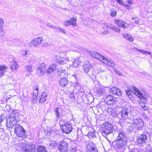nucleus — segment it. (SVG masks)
<instances>
[{
  "label": "nucleus",
  "instance_id": "f257e3e1",
  "mask_svg": "<svg viewBox=\"0 0 152 152\" xmlns=\"http://www.w3.org/2000/svg\"><path fill=\"white\" fill-rule=\"evenodd\" d=\"M117 133L118 135L115 141L114 147L121 152H123L125 149L127 144V137L123 129H119L117 132Z\"/></svg>",
  "mask_w": 152,
  "mask_h": 152
},
{
  "label": "nucleus",
  "instance_id": "f03ea898",
  "mask_svg": "<svg viewBox=\"0 0 152 152\" xmlns=\"http://www.w3.org/2000/svg\"><path fill=\"white\" fill-rule=\"evenodd\" d=\"M89 53L92 57L99 60L101 61L111 67L113 68L116 65L115 63L113 61L110 59L106 58L96 52L91 51L89 52Z\"/></svg>",
  "mask_w": 152,
  "mask_h": 152
},
{
  "label": "nucleus",
  "instance_id": "7ed1b4c3",
  "mask_svg": "<svg viewBox=\"0 0 152 152\" xmlns=\"http://www.w3.org/2000/svg\"><path fill=\"white\" fill-rule=\"evenodd\" d=\"M59 55L56 56V61L57 62L61 64H64L69 61V58L66 56L70 54L69 51L61 50L59 52Z\"/></svg>",
  "mask_w": 152,
  "mask_h": 152
},
{
  "label": "nucleus",
  "instance_id": "20e7f679",
  "mask_svg": "<svg viewBox=\"0 0 152 152\" xmlns=\"http://www.w3.org/2000/svg\"><path fill=\"white\" fill-rule=\"evenodd\" d=\"M19 114L16 111H13L9 118L7 119V125L9 128H12L18 123Z\"/></svg>",
  "mask_w": 152,
  "mask_h": 152
},
{
  "label": "nucleus",
  "instance_id": "39448f33",
  "mask_svg": "<svg viewBox=\"0 0 152 152\" xmlns=\"http://www.w3.org/2000/svg\"><path fill=\"white\" fill-rule=\"evenodd\" d=\"M102 127L103 131L102 134L103 136H107L112 133L114 130L113 126L111 124L108 122H106L103 124Z\"/></svg>",
  "mask_w": 152,
  "mask_h": 152
},
{
  "label": "nucleus",
  "instance_id": "423d86ee",
  "mask_svg": "<svg viewBox=\"0 0 152 152\" xmlns=\"http://www.w3.org/2000/svg\"><path fill=\"white\" fill-rule=\"evenodd\" d=\"M15 129V133L18 136L22 138L25 137L26 136L25 131L23 127L19 124L16 125Z\"/></svg>",
  "mask_w": 152,
  "mask_h": 152
},
{
  "label": "nucleus",
  "instance_id": "0eeeda50",
  "mask_svg": "<svg viewBox=\"0 0 152 152\" xmlns=\"http://www.w3.org/2000/svg\"><path fill=\"white\" fill-rule=\"evenodd\" d=\"M148 141L147 136L145 134L142 133L140 134L137 136L136 142L137 143L142 145L146 144Z\"/></svg>",
  "mask_w": 152,
  "mask_h": 152
},
{
  "label": "nucleus",
  "instance_id": "6e6552de",
  "mask_svg": "<svg viewBox=\"0 0 152 152\" xmlns=\"http://www.w3.org/2000/svg\"><path fill=\"white\" fill-rule=\"evenodd\" d=\"M43 38L41 37H38L34 38L28 44V46L31 48L34 47H37L42 42Z\"/></svg>",
  "mask_w": 152,
  "mask_h": 152
},
{
  "label": "nucleus",
  "instance_id": "1a4fd4ad",
  "mask_svg": "<svg viewBox=\"0 0 152 152\" xmlns=\"http://www.w3.org/2000/svg\"><path fill=\"white\" fill-rule=\"evenodd\" d=\"M104 101L108 105H113L116 102V99L110 94L107 95L104 99Z\"/></svg>",
  "mask_w": 152,
  "mask_h": 152
},
{
  "label": "nucleus",
  "instance_id": "9d476101",
  "mask_svg": "<svg viewBox=\"0 0 152 152\" xmlns=\"http://www.w3.org/2000/svg\"><path fill=\"white\" fill-rule=\"evenodd\" d=\"M86 152H98L96 145L92 142L86 144Z\"/></svg>",
  "mask_w": 152,
  "mask_h": 152
},
{
  "label": "nucleus",
  "instance_id": "9b49d317",
  "mask_svg": "<svg viewBox=\"0 0 152 152\" xmlns=\"http://www.w3.org/2000/svg\"><path fill=\"white\" fill-rule=\"evenodd\" d=\"M22 152H35V148L34 145H24L21 148Z\"/></svg>",
  "mask_w": 152,
  "mask_h": 152
},
{
  "label": "nucleus",
  "instance_id": "f8f14e48",
  "mask_svg": "<svg viewBox=\"0 0 152 152\" xmlns=\"http://www.w3.org/2000/svg\"><path fill=\"white\" fill-rule=\"evenodd\" d=\"M91 65L90 63L88 62H86L83 66V69L85 72L89 75L92 74V72L91 69Z\"/></svg>",
  "mask_w": 152,
  "mask_h": 152
},
{
  "label": "nucleus",
  "instance_id": "ddd939ff",
  "mask_svg": "<svg viewBox=\"0 0 152 152\" xmlns=\"http://www.w3.org/2000/svg\"><path fill=\"white\" fill-rule=\"evenodd\" d=\"M68 147V143L65 141L61 142L58 146V148L61 152H66Z\"/></svg>",
  "mask_w": 152,
  "mask_h": 152
},
{
  "label": "nucleus",
  "instance_id": "4468645a",
  "mask_svg": "<svg viewBox=\"0 0 152 152\" xmlns=\"http://www.w3.org/2000/svg\"><path fill=\"white\" fill-rule=\"evenodd\" d=\"M61 128L64 132L67 134L70 133L72 130V126L71 123H66L64 125L61 126Z\"/></svg>",
  "mask_w": 152,
  "mask_h": 152
},
{
  "label": "nucleus",
  "instance_id": "2eb2a0df",
  "mask_svg": "<svg viewBox=\"0 0 152 152\" xmlns=\"http://www.w3.org/2000/svg\"><path fill=\"white\" fill-rule=\"evenodd\" d=\"M47 67L44 64H42L39 66L37 71V73L39 75H43L46 72Z\"/></svg>",
  "mask_w": 152,
  "mask_h": 152
},
{
  "label": "nucleus",
  "instance_id": "dca6fc26",
  "mask_svg": "<svg viewBox=\"0 0 152 152\" xmlns=\"http://www.w3.org/2000/svg\"><path fill=\"white\" fill-rule=\"evenodd\" d=\"M129 113V110L126 107H124L122 110L121 111L119 114L123 119H126L129 118L128 115Z\"/></svg>",
  "mask_w": 152,
  "mask_h": 152
},
{
  "label": "nucleus",
  "instance_id": "f3484780",
  "mask_svg": "<svg viewBox=\"0 0 152 152\" xmlns=\"http://www.w3.org/2000/svg\"><path fill=\"white\" fill-rule=\"evenodd\" d=\"M115 23L119 26L123 28H128L129 25L126 23L120 20L115 19L114 20Z\"/></svg>",
  "mask_w": 152,
  "mask_h": 152
},
{
  "label": "nucleus",
  "instance_id": "a211bd4d",
  "mask_svg": "<svg viewBox=\"0 0 152 152\" xmlns=\"http://www.w3.org/2000/svg\"><path fill=\"white\" fill-rule=\"evenodd\" d=\"M132 90H130V91L133 93L135 95L139 97L141 100L142 99L144 98L142 94L141 91L137 88L133 86L132 88Z\"/></svg>",
  "mask_w": 152,
  "mask_h": 152
},
{
  "label": "nucleus",
  "instance_id": "6ab92c4d",
  "mask_svg": "<svg viewBox=\"0 0 152 152\" xmlns=\"http://www.w3.org/2000/svg\"><path fill=\"white\" fill-rule=\"evenodd\" d=\"M110 92L111 93L118 96H121L122 94V91L120 89L115 87L112 88L110 89Z\"/></svg>",
  "mask_w": 152,
  "mask_h": 152
},
{
  "label": "nucleus",
  "instance_id": "aec40b11",
  "mask_svg": "<svg viewBox=\"0 0 152 152\" xmlns=\"http://www.w3.org/2000/svg\"><path fill=\"white\" fill-rule=\"evenodd\" d=\"M133 124L138 126L139 128L143 126V123L142 120L139 118H136L134 119Z\"/></svg>",
  "mask_w": 152,
  "mask_h": 152
},
{
  "label": "nucleus",
  "instance_id": "412c9836",
  "mask_svg": "<svg viewBox=\"0 0 152 152\" xmlns=\"http://www.w3.org/2000/svg\"><path fill=\"white\" fill-rule=\"evenodd\" d=\"M96 95L98 97L104 95L105 93V90L103 88H100L96 91Z\"/></svg>",
  "mask_w": 152,
  "mask_h": 152
},
{
  "label": "nucleus",
  "instance_id": "4be33fe9",
  "mask_svg": "<svg viewBox=\"0 0 152 152\" xmlns=\"http://www.w3.org/2000/svg\"><path fill=\"white\" fill-rule=\"evenodd\" d=\"M7 69V67L4 65H0V77L4 75L5 73V70Z\"/></svg>",
  "mask_w": 152,
  "mask_h": 152
},
{
  "label": "nucleus",
  "instance_id": "5701e85b",
  "mask_svg": "<svg viewBox=\"0 0 152 152\" xmlns=\"http://www.w3.org/2000/svg\"><path fill=\"white\" fill-rule=\"evenodd\" d=\"M48 94L46 92H44L42 93L39 102L40 103H43L46 100Z\"/></svg>",
  "mask_w": 152,
  "mask_h": 152
},
{
  "label": "nucleus",
  "instance_id": "b1692460",
  "mask_svg": "<svg viewBox=\"0 0 152 152\" xmlns=\"http://www.w3.org/2000/svg\"><path fill=\"white\" fill-rule=\"evenodd\" d=\"M67 80L66 78H63L60 79L59 82L62 87L65 86L67 84Z\"/></svg>",
  "mask_w": 152,
  "mask_h": 152
},
{
  "label": "nucleus",
  "instance_id": "393cba45",
  "mask_svg": "<svg viewBox=\"0 0 152 152\" xmlns=\"http://www.w3.org/2000/svg\"><path fill=\"white\" fill-rule=\"evenodd\" d=\"M123 36L124 38L130 42H132L134 40L133 37L130 35L128 34H124L123 35Z\"/></svg>",
  "mask_w": 152,
  "mask_h": 152
},
{
  "label": "nucleus",
  "instance_id": "a878e982",
  "mask_svg": "<svg viewBox=\"0 0 152 152\" xmlns=\"http://www.w3.org/2000/svg\"><path fill=\"white\" fill-rule=\"evenodd\" d=\"M80 64V61L77 59H74L72 61V64L70 65H73L75 67H77Z\"/></svg>",
  "mask_w": 152,
  "mask_h": 152
},
{
  "label": "nucleus",
  "instance_id": "bb28decb",
  "mask_svg": "<svg viewBox=\"0 0 152 152\" xmlns=\"http://www.w3.org/2000/svg\"><path fill=\"white\" fill-rule=\"evenodd\" d=\"M38 152H48L45 147L42 145H39L37 148Z\"/></svg>",
  "mask_w": 152,
  "mask_h": 152
},
{
  "label": "nucleus",
  "instance_id": "cd10ccee",
  "mask_svg": "<svg viewBox=\"0 0 152 152\" xmlns=\"http://www.w3.org/2000/svg\"><path fill=\"white\" fill-rule=\"evenodd\" d=\"M56 67V65L54 64L51 65L48 69L47 72L48 73H51L55 69Z\"/></svg>",
  "mask_w": 152,
  "mask_h": 152
},
{
  "label": "nucleus",
  "instance_id": "c85d7f7f",
  "mask_svg": "<svg viewBox=\"0 0 152 152\" xmlns=\"http://www.w3.org/2000/svg\"><path fill=\"white\" fill-rule=\"evenodd\" d=\"M4 19L0 17V32L3 31L4 26Z\"/></svg>",
  "mask_w": 152,
  "mask_h": 152
},
{
  "label": "nucleus",
  "instance_id": "c756f323",
  "mask_svg": "<svg viewBox=\"0 0 152 152\" xmlns=\"http://www.w3.org/2000/svg\"><path fill=\"white\" fill-rule=\"evenodd\" d=\"M69 20L71 25L74 26H76L77 17L72 18Z\"/></svg>",
  "mask_w": 152,
  "mask_h": 152
},
{
  "label": "nucleus",
  "instance_id": "7c9ffc66",
  "mask_svg": "<svg viewBox=\"0 0 152 152\" xmlns=\"http://www.w3.org/2000/svg\"><path fill=\"white\" fill-rule=\"evenodd\" d=\"M95 131L89 132L88 134V136L89 138L93 139H96V136L95 135Z\"/></svg>",
  "mask_w": 152,
  "mask_h": 152
},
{
  "label": "nucleus",
  "instance_id": "2f4dec72",
  "mask_svg": "<svg viewBox=\"0 0 152 152\" xmlns=\"http://www.w3.org/2000/svg\"><path fill=\"white\" fill-rule=\"evenodd\" d=\"M111 29L118 33H120L121 32V29L114 26H112V28Z\"/></svg>",
  "mask_w": 152,
  "mask_h": 152
},
{
  "label": "nucleus",
  "instance_id": "473e14b6",
  "mask_svg": "<svg viewBox=\"0 0 152 152\" xmlns=\"http://www.w3.org/2000/svg\"><path fill=\"white\" fill-rule=\"evenodd\" d=\"M26 69L28 72L31 73L33 71L32 66L31 65H27L25 66Z\"/></svg>",
  "mask_w": 152,
  "mask_h": 152
},
{
  "label": "nucleus",
  "instance_id": "72a5a7b5",
  "mask_svg": "<svg viewBox=\"0 0 152 152\" xmlns=\"http://www.w3.org/2000/svg\"><path fill=\"white\" fill-rule=\"evenodd\" d=\"M86 50V48L79 47L77 48V49L75 50V51L80 52L81 51L83 52Z\"/></svg>",
  "mask_w": 152,
  "mask_h": 152
},
{
  "label": "nucleus",
  "instance_id": "f704fd0d",
  "mask_svg": "<svg viewBox=\"0 0 152 152\" xmlns=\"http://www.w3.org/2000/svg\"><path fill=\"white\" fill-rule=\"evenodd\" d=\"M66 72L64 69H61L59 70L58 73L60 75L65 77L66 75Z\"/></svg>",
  "mask_w": 152,
  "mask_h": 152
},
{
  "label": "nucleus",
  "instance_id": "c9c22d12",
  "mask_svg": "<svg viewBox=\"0 0 152 152\" xmlns=\"http://www.w3.org/2000/svg\"><path fill=\"white\" fill-rule=\"evenodd\" d=\"M103 25L105 26L106 27L108 28L111 29L112 28V26H113L110 23H104L103 24Z\"/></svg>",
  "mask_w": 152,
  "mask_h": 152
},
{
  "label": "nucleus",
  "instance_id": "e433bc0d",
  "mask_svg": "<svg viewBox=\"0 0 152 152\" xmlns=\"http://www.w3.org/2000/svg\"><path fill=\"white\" fill-rule=\"evenodd\" d=\"M18 65L16 63H15L14 65H12L11 68L13 71L14 70H16L18 67Z\"/></svg>",
  "mask_w": 152,
  "mask_h": 152
},
{
  "label": "nucleus",
  "instance_id": "4c0bfd02",
  "mask_svg": "<svg viewBox=\"0 0 152 152\" xmlns=\"http://www.w3.org/2000/svg\"><path fill=\"white\" fill-rule=\"evenodd\" d=\"M5 116L4 115H0V125L2 122L5 120Z\"/></svg>",
  "mask_w": 152,
  "mask_h": 152
},
{
  "label": "nucleus",
  "instance_id": "58836bf2",
  "mask_svg": "<svg viewBox=\"0 0 152 152\" xmlns=\"http://www.w3.org/2000/svg\"><path fill=\"white\" fill-rule=\"evenodd\" d=\"M69 97L71 98L73 100L75 99V97L74 94V92L73 91H72L70 92L69 95Z\"/></svg>",
  "mask_w": 152,
  "mask_h": 152
},
{
  "label": "nucleus",
  "instance_id": "ea45409f",
  "mask_svg": "<svg viewBox=\"0 0 152 152\" xmlns=\"http://www.w3.org/2000/svg\"><path fill=\"white\" fill-rule=\"evenodd\" d=\"M136 49H137V50H138L139 52H141L145 54V53H147L149 55H151V53L150 52H147L145 50H143L138 49H137L136 48Z\"/></svg>",
  "mask_w": 152,
  "mask_h": 152
},
{
  "label": "nucleus",
  "instance_id": "a19ab883",
  "mask_svg": "<svg viewBox=\"0 0 152 152\" xmlns=\"http://www.w3.org/2000/svg\"><path fill=\"white\" fill-rule=\"evenodd\" d=\"M117 12L115 10H113L111 12L110 15L112 17H115L116 16Z\"/></svg>",
  "mask_w": 152,
  "mask_h": 152
},
{
  "label": "nucleus",
  "instance_id": "79ce46f5",
  "mask_svg": "<svg viewBox=\"0 0 152 152\" xmlns=\"http://www.w3.org/2000/svg\"><path fill=\"white\" fill-rule=\"evenodd\" d=\"M42 45V46L45 47H47L50 46V44L47 42L43 43Z\"/></svg>",
  "mask_w": 152,
  "mask_h": 152
},
{
  "label": "nucleus",
  "instance_id": "37998d69",
  "mask_svg": "<svg viewBox=\"0 0 152 152\" xmlns=\"http://www.w3.org/2000/svg\"><path fill=\"white\" fill-rule=\"evenodd\" d=\"M113 110L111 108H108L107 110V111L109 114L111 115H113Z\"/></svg>",
  "mask_w": 152,
  "mask_h": 152
},
{
  "label": "nucleus",
  "instance_id": "c03bdc74",
  "mask_svg": "<svg viewBox=\"0 0 152 152\" xmlns=\"http://www.w3.org/2000/svg\"><path fill=\"white\" fill-rule=\"evenodd\" d=\"M114 67H113V70H114V71L115 72L117 75H122L121 74V72L120 71H119V70H118L117 69H115V68H114ZM113 68V67H112Z\"/></svg>",
  "mask_w": 152,
  "mask_h": 152
},
{
  "label": "nucleus",
  "instance_id": "a18cd8bd",
  "mask_svg": "<svg viewBox=\"0 0 152 152\" xmlns=\"http://www.w3.org/2000/svg\"><path fill=\"white\" fill-rule=\"evenodd\" d=\"M70 25H71V23L69 20H66L65 21L64 23V25L65 26H68Z\"/></svg>",
  "mask_w": 152,
  "mask_h": 152
},
{
  "label": "nucleus",
  "instance_id": "49530a36",
  "mask_svg": "<svg viewBox=\"0 0 152 152\" xmlns=\"http://www.w3.org/2000/svg\"><path fill=\"white\" fill-rule=\"evenodd\" d=\"M22 55L23 56H26L27 57L30 54L28 53L27 51H24L22 52Z\"/></svg>",
  "mask_w": 152,
  "mask_h": 152
},
{
  "label": "nucleus",
  "instance_id": "de8ad7c7",
  "mask_svg": "<svg viewBox=\"0 0 152 152\" xmlns=\"http://www.w3.org/2000/svg\"><path fill=\"white\" fill-rule=\"evenodd\" d=\"M116 1H117L119 4L122 5L123 6L124 5V1L121 0H116Z\"/></svg>",
  "mask_w": 152,
  "mask_h": 152
},
{
  "label": "nucleus",
  "instance_id": "09e8293b",
  "mask_svg": "<svg viewBox=\"0 0 152 152\" xmlns=\"http://www.w3.org/2000/svg\"><path fill=\"white\" fill-rule=\"evenodd\" d=\"M37 96H33L32 99V102L35 104L37 102Z\"/></svg>",
  "mask_w": 152,
  "mask_h": 152
},
{
  "label": "nucleus",
  "instance_id": "8fccbe9b",
  "mask_svg": "<svg viewBox=\"0 0 152 152\" xmlns=\"http://www.w3.org/2000/svg\"><path fill=\"white\" fill-rule=\"evenodd\" d=\"M126 94L128 96V97L129 98H130L131 97V92L129 91V90H127L126 91Z\"/></svg>",
  "mask_w": 152,
  "mask_h": 152
},
{
  "label": "nucleus",
  "instance_id": "3c124183",
  "mask_svg": "<svg viewBox=\"0 0 152 152\" xmlns=\"http://www.w3.org/2000/svg\"><path fill=\"white\" fill-rule=\"evenodd\" d=\"M38 88L37 86H36L35 87V89L33 91V93H37L38 94Z\"/></svg>",
  "mask_w": 152,
  "mask_h": 152
},
{
  "label": "nucleus",
  "instance_id": "603ef678",
  "mask_svg": "<svg viewBox=\"0 0 152 152\" xmlns=\"http://www.w3.org/2000/svg\"><path fill=\"white\" fill-rule=\"evenodd\" d=\"M58 108H57L55 110L56 116L58 118L59 117V112L58 110Z\"/></svg>",
  "mask_w": 152,
  "mask_h": 152
},
{
  "label": "nucleus",
  "instance_id": "864d4df0",
  "mask_svg": "<svg viewBox=\"0 0 152 152\" xmlns=\"http://www.w3.org/2000/svg\"><path fill=\"white\" fill-rule=\"evenodd\" d=\"M130 132H132L134 130L133 127L132 126H129L128 128Z\"/></svg>",
  "mask_w": 152,
  "mask_h": 152
},
{
  "label": "nucleus",
  "instance_id": "5fc2aeb1",
  "mask_svg": "<svg viewBox=\"0 0 152 152\" xmlns=\"http://www.w3.org/2000/svg\"><path fill=\"white\" fill-rule=\"evenodd\" d=\"M126 1L128 4H132V2L131 0H126Z\"/></svg>",
  "mask_w": 152,
  "mask_h": 152
},
{
  "label": "nucleus",
  "instance_id": "6e6d98bb",
  "mask_svg": "<svg viewBox=\"0 0 152 152\" xmlns=\"http://www.w3.org/2000/svg\"><path fill=\"white\" fill-rule=\"evenodd\" d=\"M124 6L128 10H129L130 9V6L128 5L124 4Z\"/></svg>",
  "mask_w": 152,
  "mask_h": 152
},
{
  "label": "nucleus",
  "instance_id": "4d7b16f0",
  "mask_svg": "<svg viewBox=\"0 0 152 152\" xmlns=\"http://www.w3.org/2000/svg\"><path fill=\"white\" fill-rule=\"evenodd\" d=\"M79 86L80 84L79 83L77 82H76L74 85V86L75 87L77 88V87H79Z\"/></svg>",
  "mask_w": 152,
  "mask_h": 152
},
{
  "label": "nucleus",
  "instance_id": "13d9d810",
  "mask_svg": "<svg viewBox=\"0 0 152 152\" xmlns=\"http://www.w3.org/2000/svg\"><path fill=\"white\" fill-rule=\"evenodd\" d=\"M109 31L108 30L104 31L103 32V34H109Z\"/></svg>",
  "mask_w": 152,
  "mask_h": 152
},
{
  "label": "nucleus",
  "instance_id": "bf43d9fd",
  "mask_svg": "<svg viewBox=\"0 0 152 152\" xmlns=\"http://www.w3.org/2000/svg\"><path fill=\"white\" fill-rule=\"evenodd\" d=\"M142 104L144 106L142 108V109H143L144 110H148V108L144 105V104Z\"/></svg>",
  "mask_w": 152,
  "mask_h": 152
},
{
  "label": "nucleus",
  "instance_id": "052dcab7",
  "mask_svg": "<svg viewBox=\"0 0 152 152\" xmlns=\"http://www.w3.org/2000/svg\"><path fill=\"white\" fill-rule=\"evenodd\" d=\"M113 115H112V116L113 117H116L118 115L117 113H115L113 112Z\"/></svg>",
  "mask_w": 152,
  "mask_h": 152
},
{
  "label": "nucleus",
  "instance_id": "680f3d73",
  "mask_svg": "<svg viewBox=\"0 0 152 152\" xmlns=\"http://www.w3.org/2000/svg\"><path fill=\"white\" fill-rule=\"evenodd\" d=\"M60 32L63 33L64 34H66V32H65V30L62 28H61V30L60 31Z\"/></svg>",
  "mask_w": 152,
  "mask_h": 152
},
{
  "label": "nucleus",
  "instance_id": "e2e57ef3",
  "mask_svg": "<svg viewBox=\"0 0 152 152\" xmlns=\"http://www.w3.org/2000/svg\"><path fill=\"white\" fill-rule=\"evenodd\" d=\"M100 69L101 70L100 71L101 72H103L106 71L105 69H103V68L102 67L100 68Z\"/></svg>",
  "mask_w": 152,
  "mask_h": 152
},
{
  "label": "nucleus",
  "instance_id": "0e129e2a",
  "mask_svg": "<svg viewBox=\"0 0 152 152\" xmlns=\"http://www.w3.org/2000/svg\"><path fill=\"white\" fill-rule=\"evenodd\" d=\"M142 115H143V117H144L145 118H147V115L145 113H142Z\"/></svg>",
  "mask_w": 152,
  "mask_h": 152
},
{
  "label": "nucleus",
  "instance_id": "69168bd1",
  "mask_svg": "<svg viewBox=\"0 0 152 152\" xmlns=\"http://www.w3.org/2000/svg\"><path fill=\"white\" fill-rule=\"evenodd\" d=\"M52 25V24L50 23H47V26L49 27L50 28L51 27V26Z\"/></svg>",
  "mask_w": 152,
  "mask_h": 152
},
{
  "label": "nucleus",
  "instance_id": "338daca9",
  "mask_svg": "<svg viewBox=\"0 0 152 152\" xmlns=\"http://www.w3.org/2000/svg\"><path fill=\"white\" fill-rule=\"evenodd\" d=\"M38 94L37 93H33V96H38Z\"/></svg>",
  "mask_w": 152,
  "mask_h": 152
},
{
  "label": "nucleus",
  "instance_id": "774afa93",
  "mask_svg": "<svg viewBox=\"0 0 152 152\" xmlns=\"http://www.w3.org/2000/svg\"><path fill=\"white\" fill-rule=\"evenodd\" d=\"M56 27V26H54L52 25L51 26V28H54L55 29Z\"/></svg>",
  "mask_w": 152,
  "mask_h": 152
}]
</instances>
